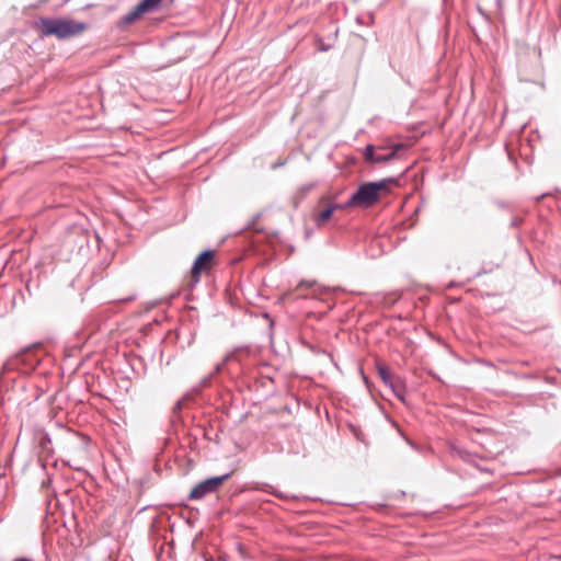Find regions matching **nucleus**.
<instances>
[{
  "mask_svg": "<svg viewBox=\"0 0 561 561\" xmlns=\"http://www.w3.org/2000/svg\"><path fill=\"white\" fill-rule=\"evenodd\" d=\"M378 374L380 376V378L382 379V381L386 383V385H389L391 387V389L393 390V392L396 393V396L401 400L403 401L404 398H403V389L400 387V386H397L394 382H393V378H392V375L391 373L388 370V368L386 367H379L378 368Z\"/></svg>",
  "mask_w": 561,
  "mask_h": 561,
  "instance_id": "obj_7",
  "label": "nucleus"
},
{
  "mask_svg": "<svg viewBox=\"0 0 561 561\" xmlns=\"http://www.w3.org/2000/svg\"><path fill=\"white\" fill-rule=\"evenodd\" d=\"M229 477L230 473H226L224 476L213 477L199 482L192 489L188 499L201 500L207 494L216 492Z\"/></svg>",
  "mask_w": 561,
  "mask_h": 561,
  "instance_id": "obj_4",
  "label": "nucleus"
},
{
  "mask_svg": "<svg viewBox=\"0 0 561 561\" xmlns=\"http://www.w3.org/2000/svg\"><path fill=\"white\" fill-rule=\"evenodd\" d=\"M345 204H331L327 208L317 213L313 217V221L318 227H322L328 220L332 218V215L337 209H344Z\"/></svg>",
  "mask_w": 561,
  "mask_h": 561,
  "instance_id": "obj_6",
  "label": "nucleus"
},
{
  "mask_svg": "<svg viewBox=\"0 0 561 561\" xmlns=\"http://www.w3.org/2000/svg\"><path fill=\"white\" fill-rule=\"evenodd\" d=\"M163 0H142L140 5L146 10L147 13L157 10Z\"/></svg>",
  "mask_w": 561,
  "mask_h": 561,
  "instance_id": "obj_10",
  "label": "nucleus"
},
{
  "mask_svg": "<svg viewBox=\"0 0 561 561\" xmlns=\"http://www.w3.org/2000/svg\"><path fill=\"white\" fill-rule=\"evenodd\" d=\"M146 10L138 3L131 11L126 13L119 21L122 26H127L135 23L139 20L144 14H146Z\"/></svg>",
  "mask_w": 561,
  "mask_h": 561,
  "instance_id": "obj_8",
  "label": "nucleus"
},
{
  "mask_svg": "<svg viewBox=\"0 0 561 561\" xmlns=\"http://www.w3.org/2000/svg\"><path fill=\"white\" fill-rule=\"evenodd\" d=\"M313 185H308L306 187H304V194H307L308 192H310L312 190Z\"/></svg>",
  "mask_w": 561,
  "mask_h": 561,
  "instance_id": "obj_13",
  "label": "nucleus"
},
{
  "mask_svg": "<svg viewBox=\"0 0 561 561\" xmlns=\"http://www.w3.org/2000/svg\"><path fill=\"white\" fill-rule=\"evenodd\" d=\"M317 286L314 280H301L296 287V291H300L305 288H313ZM297 297H305L302 294L297 293Z\"/></svg>",
  "mask_w": 561,
  "mask_h": 561,
  "instance_id": "obj_11",
  "label": "nucleus"
},
{
  "mask_svg": "<svg viewBox=\"0 0 561 561\" xmlns=\"http://www.w3.org/2000/svg\"><path fill=\"white\" fill-rule=\"evenodd\" d=\"M146 10L138 3L131 11L126 13L119 21L122 26H127L135 23L139 20L144 14H146Z\"/></svg>",
  "mask_w": 561,
  "mask_h": 561,
  "instance_id": "obj_9",
  "label": "nucleus"
},
{
  "mask_svg": "<svg viewBox=\"0 0 561 561\" xmlns=\"http://www.w3.org/2000/svg\"><path fill=\"white\" fill-rule=\"evenodd\" d=\"M394 180L383 179L377 182H368L362 184L357 191L350 197V199L345 203V207H360L368 208L376 204L381 194L389 193L390 184H393Z\"/></svg>",
  "mask_w": 561,
  "mask_h": 561,
  "instance_id": "obj_2",
  "label": "nucleus"
},
{
  "mask_svg": "<svg viewBox=\"0 0 561 561\" xmlns=\"http://www.w3.org/2000/svg\"><path fill=\"white\" fill-rule=\"evenodd\" d=\"M408 142H397L394 146H375L373 144L367 145L364 156L365 160L371 163H381L392 159L401 149L408 148Z\"/></svg>",
  "mask_w": 561,
  "mask_h": 561,
  "instance_id": "obj_3",
  "label": "nucleus"
},
{
  "mask_svg": "<svg viewBox=\"0 0 561 561\" xmlns=\"http://www.w3.org/2000/svg\"><path fill=\"white\" fill-rule=\"evenodd\" d=\"M205 561H214V559L211 557L205 556Z\"/></svg>",
  "mask_w": 561,
  "mask_h": 561,
  "instance_id": "obj_14",
  "label": "nucleus"
},
{
  "mask_svg": "<svg viewBox=\"0 0 561 561\" xmlns=\"http://www.w3.org/2000/svg\"><path fill=\"white\" fill-rule=\"evenodd\" d=\"M35 30L42 36H55L59 39H65L81 35L88 30V25L83 22L65 18H39L35 22Z\"/></svg>",
  "mask_w": 561,
  "mask_h": 561,
  "instance_id": "obj_1",
  "label": "nucleus"
},
{
  "mask_svg": "<svg viewBox=\"0 0 561 561\" xmlns=\"http://www.w3.org/2000/svg\"><path fill=\"white\" fill-rule=\"evenodd\" d=\"M237 358V355L236 354H228L221 363H219L217 366H216V373H220L222 367L230 360L232 359H236Z\"/></svg>",
  "mask_w": 561,
  "mask_h": 561,
  "instance_id": "obj_12",
  "label": "nucleus"
},
{
  "mask_svg": "<svg viewBox=\"0 0 561 561\" xmlns=\"http://www.w3.org/2000/svg\"><path fill=\"white\" fill-rule=\"evenodd\" d=\"M215 257V251L206 250L202 252L193 263L191 268V279L193 284H197L202 273L209 272Z\"/></svg>",
  "mask_w": 561,
  "mask_h": 561,
  "instance_id": "obj_5",
  "label": "nucleus"
}]
</instances>
